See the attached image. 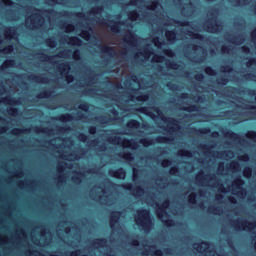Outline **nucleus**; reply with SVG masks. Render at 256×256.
<instances>
[{
    "label": "nucleus",
    "mask_w": 256,
    "mask_h": 256,
    "mask_svg": "<svg viewBox=\"0 0 256 256\" xmlns=\"http://www.w3.org/2000/svg\"><path fill=\"white\" fill-rule=\"evenodd\" d=\"M137 213L138 216L135 219L136 225L146 232L151 231L153 220L151 219V212L149 209L142 208L137 210Z\"/></svg>",
    "instance_id": "nucleus-1"
},
{
    "label": "nucleus",
    "mask_w": 256,
    "mask_h": 256,
    "mask_svg": "<svg viewBox=\"0 0 256 256\" xmlns=\"http://www.w3.org/2000/svg\"><path fill=\"white\" fill-rule=\"evenodd\" d=\"M58 69L61 71L62 75L65 76L67 83H73V81H75L73 74H69V71H71V64L69 62L60 64Z\"/></svg>",
    "instance_id": "nucleus-2"
},
{
    "label": "nucleus",
    "mask_w": 256,
    "mask_h": 256,
    "mask_svg": "<svg viewBox=\"0 0 256 256\" xmlns=\"http://www.w3.org/2000/svg\"><path fill=\"white\" fill-rule=\"evenodd\" d=\"M153 111L155 113H157V115H159V117H161L162 121H165L167 123H169L170 125H172L173 127H170V131H175V129H179V124L177 119L175 118H167L165 116H163V111H161V109L154 107Z\"/></svg>",
    "instance_id": "nucleus-3"
},
{
    "label": "nucleus",
    "mask_w": 256,
    "mask_h": 256,
    "mask_svg": "<svg viewBox=\"0 0 256 256\" xmlns=\"http://www.w3.org/2000/svg\"><path fill=\"white\" fill-rule=\"evenodd\" d=\"M108 175L114 177L115 179H125L127 177V171L123 167H120L116 170H109Z\"/></svg>",
    "instance_id": "nucleus-4"
},
{
    "label": "nucleus",
    "mask_w": 256,
    "mask_h": 256,
    "mask_svg": "<svg viewBox=\"0 0 256 256\" xmlns=\"http://www.w3.org/2000/svg\"><path fill=\"white\" fill-rule=\"evenodd\" d=\"M122 189H125V191H133L136 193V195H143L145 193V189L141 186H136V189L133 188V184L127 183L121 185Z\"/></svg>",
    "instance_id": "nucleus-5"
},
{
    "label": "nucleus",
    "mask_w": 256,
    "mask_h": 256,
    "mask_svg": "<svg viewBox=\"0 0 256 256\" xmlns=\"http://www.w3.org/2000/svg\"><path fill=\"white\" fill-rule=\"evenodd\" d=\"M119 219H121V211H113L110 215V227L113 229L117 223H119Z\"/></svg>",
    "instance_id": "nucleus-6"
},
{
    "label": "nucleus",
    "mask_w": 256,
    "mask_h": 256,
    "mask_svg": "<svg viewBox=\"0 0 256 256\" xmlns=\"http://www.w3.org/2000/svg\"><path fill=\"white\" fill-rule=\"evenodd\" d=\"M169 200H164L162 205L159 207V211L157 212V217L161 218L163 215H167L165 209L169 207Z\"/></svg>",
    "instance_id": "nucleus-7"
},
{
    "label": "nucleus",
    "mask_w": 256,
    "mask_h": 256,
    "mask_svg": "<svg viewBox=\"0 0 256 256\" xmlns=\"http://www.w3.org/2000/svg\"><path fill=\"white\" fill-rule=\"evenodd\" d=\"M28 79L30 81H36L37 83H47V81H49V78H47V77L37 76V75H34V74L29 75Z\"/></svg>",
    "instance_id": "nucleus-8"
},
{
    "label": "nucleus",
    "mask_w": 256,
    "mask_h": 256,
    "mask_svg": "<svg viewBox=\"0 0 256 256\" xmlns=\"http://www.w3.org/2000/svg\"><path fill=\"white\" fill-rule=\"evenodd\" d=\"M110 23H113V25H106L107 27H110V31H112V33H121V27L119 26L121 22H115L113 20H110Z\"/></svg>",
    "instance_id": "nucleus-9"
},
{
    "label": "nucleus",
    "mask_w": 256,
    "mask_h": 256,
    "mask_svg": "<svg viewBox=\"0 0 256 256\" xmlns=\"http://www.w3.org/2000/svg\"><path fill=\"white\" fill-rule=\"evenodd\" d=\"M100 51L102 53H105V55H109L110 57L112 55H115V49L113 47L107 46V45H101L100 46Z\"/></svg>",
    "instance_id": "nucleus-10"
},
{
    "label": "nucleus",
    "mask_w": 256,
    "mask_h": 256,
    "mask_svg": "<svg viewBox=\"0 0 256 256\" xmlns=\"http://www.w3.org/2000/svg\"><path fill=\"white\" fill-rule=\"evenodd\" d=\"M243 185H245V180L242 179L241 177L236 178V180L233 183V187H235V189H238L239 191H245Z\"/></svg>",
    "instance_id": "nucleus-11"
},
{
    "label": "nucleus",
    "mask_w": 256,
    "mask_h": 256,
    "mask_svg": "<svg viewBox=\"0 0 256 256\" xmlns=\"http://www.w3.org/2000/svg\"><path fill=\"white\" fill-rule=\"evenodd\" d=\"M126 127L128 129H139V127H141V123L136 119H130L126 124Z\"/></svg>",
    "instance_id": "nucleus-12"
},
{
    "label": "nucleus",
    "mask_w": 256,
    "mask_h": 256,
    "mask_svg": "<svg viewBox=\"0 0 256 256\" xmlns=\"http://www.w3.org/2000/svg\"><path fill=\"white\" fill-rule=\"evenodd\" d=\"M17 30L15 27H7L4 31L6 39H13V35H16Z\"/></svg>",
    "instance_id": "nucleus-13"
},
{
    "label": "nucleus",
    "mask_w": 256,
    "mask_h": 256,
    "mask_svg": "<svg viewBox=\"0 0 256 256\" xmlns=\"http://www.w3.org/2000/svg\"><path fill=\"white\" fill-rule=\"evenodd\" d=\"M166 39L173 43V41H177V32L175 30L166 31Z\"/></svg>",
    "instance_id": "nucleus-14"
},
{
    "label": "nucleus",
    "mask_w": 256,
    "mask_h": 256,
    "mask_svg": "<svg viewBox=\"0 0 256 256\" xmlns=\"http://www.w3.org/2000/svg\"><path fill=\"white\" fill-rule=\"evenodd\" d=\"M122 143L124 147H128L131 149H137V142L135 140L123 139Z\"/></svg>",
    "instance_id": "nucleus-15"
},
{
    "label": "nucleus",
    "mask_w": 256,
    "mask_h": 256,
    "mask_svg": "<svg viewBox=\"0 0 256 256\" xmlns=\"http://www.w3.org/2000/svg\"><path fill=\"white\" fill-rule=\"evenodd\" d=\"M68 43L70 45H75L76 47H81L83 41L77 36H72V37H69Z\"/></svg>",
    "instance_id": "nucleus-16"
},
{
    "label": "nucleus",
    "mask_w": 256,
    "mask_h": 256,
    "mask_svg": "<svg viewBox=\"0 0 256 256\" xmlns=\"http://www.w3.org/2000/svg\"><path fill=\"white\" fill-rule=\"evenodd\" d=\"M199 109H201V107L197 104H193L188 107L182 108V110L186 111V113H195V112L199 111Z\"/></svg>",
    "instance_id": "nucleus-17"
},
{
    "label": "nucleus",
    "mask_w": 256,
    "mask_h": 256,
    "mask_svg": "<svg viewBox=\"0 0 256 256\" xmlns=\"http://www.w3.org/2000/svg\"><path fill=\"white\" fill-rule=\"evenodd\" d=\"M15 65V60L8 59L6 60L0 67L1 71H5V69H9V67H13Z\"/></svg>",
    "instance_id": "nucleus-18"
},
{
    "label": "nucleus",
    "mask_w": 256,
    "mask_h": 256,
    "mask_svg": "<svg viewBox=\"0 0 256 256\" xmlns=\"http://www.w3.org/2000/svg\"><path fill=\"white\" fill-rule=\"evenodd\" d=\"M59 121H61L62 123H67L68 121H73V115L72 114H62L59 116Z\"/></svg>",
    "instance_id": "nucleus-19"
},
{
    "label": "nucleus",
    "mask_w": 256,
    "mask_h": 256,
    "mask_svg": "<svg viewBox=\"0 0 256 256\" xmlns=\"http://www.w3.org/2000/svg\"><path fill=\"white\" fill-rule=\"evenodd\" d=\"M91 31H93L92 27H88V30H83L81 33L82 39H85V41H89V39H91Z\"/></svg>",
    "instance_id": "nucleus-20"
},
{
    "label": "nucleus",
    "mask_w": 256,
    "mask_h": 256,
    "mask_svg": "<svg viewBox=\"0 0 256 256\" xmlns=\"http://www.w3.org/2000/svg\"><path fill=\"white\" fill-rule=\"evenodd\" d=\"M51 95H53L52 90H43L42 92H40L38 94V98L39 99H47V98L51 97Z\"/></svg>",
    "instance_id": "nucleus-21"
},
{
    "label": "nucleus",
    "mask_w": 256,
    "mask_h": 256,
    "mask_svg": "<svg viewBox=\"0 0 256 256\" xmlns=\"http://www.w3.org/2000/svg\"><path fill=\"white\" fill-rule=\"evenodd\" d=\"M92 244L97 245L98 247H105V245H107V239L97 238L92 242Z\"/></svg>",
    "instance_id": "nucleus-22"
},
{
    "label": "nucleus",
    "mask_w": 256,
    "mask_h": 256,
    "mask_svg": "<svg viewBox=\"0 0 256 256\" xmlns=\"http://www.w3.org/2000/svg\"><path fill=\"white\" fill-rule=\"evenodd\" d=\"M156 143H171L173 138L165 137V136H158L155 138Z\"/></svg>",
    "instance_id": "nucleus-23"
},
{
    "label": "nucleus",
    "mask_w": 256,
    "mask_h": 256,
    "mask_svg": "<svg viewBox=\"0 0 256 256\" xmlns=\"http://www.w3.org/2000/svg\"><path fill=\"white\" fill-rule=\"evenodd\" d=\"M124 41L126 43H131L133 45V41H135V35L133 34V32L128 30V32L126 34V38L124 39Z\"/></svg>",
    "instance_id": "nucleus-24"
},
{
    "label": "nucleus",
    "mask_w": 256,
    "mask_h": 256,
    "mask_svg": "<svg viewBox=\"0 0 256 256\" xmlns=\"http://www.w3.org/2000/svg\"><path fill=\"white\" fill-rule=\"evenodd\" d=\"M138 113H143L144 115H148V117H151L152 119L155 117L153 113L149 112V108L147 107H141L137 110Z\"/></svg>",
    "instance_id": "nucleus-25"
},
{
    "label": "nucleus",
    "mask_w": 256,
    "mask_h": 256,
    "mask_svg": "<svg viewBox=\"0 0 256 256\" xmlns=\"http://www.w3.org/2000/svg\"><path fill=\"white\" fill-rule=\"evenodd\" d=\"M188 35L189 37H193L197 41H203L205 39V36L203 34L193 33L192 31H190Z\"/></svg>",
    "instance_id": "nucleus-26"
},
{
    "label": "nucleus",
    "mask_w": 256,
    "mask_h": 256,
    "mask_svg": "<svg viewBox=\"0 0 256 256\" xmlns=\"http://www.w3.org/2000/svg\"><path fill=\"white\" fill-rule=\"evenodd\" d=\"M206 29L207 31L213 33L214 31L219 30V24L209 23L208 25H206Z\"/></svg>",
    "instance_id": "nucleus-27"
},
{
    "label": "nucleus",
    "mask_w": 256,
    "mask_h": 256,
    "mask_svg": "<svg viewBox=\"0 0 256 256\" xmlns=\"http://www.w3.org/2000/svg\"><path fill=\"white\" fill-rule=\"evenodd\" d=\"M188 203H190V205H197V194L196 193H191L188 196Z\"/></svg>",
    "instance_id": "nucleus-28"
},
{
    "label": "nucleus",
    "mask_w": 256,
    "mask_h": 256,
    "mask_svg": "<svg viewBox=\"0 0 256 256\" xmlns=\"http://www.w3.org/2000/svg\"><path fill=\"white\" fill-rule=\"evenodd\" d=\"M141 145L144 147H149L150 145H153V139L151 138H143L140 140Z\"/></svg>",
    "instance_id": "nucleus-29"
},
{
    "label": "nucleus",
    "mask_w": 256,
    "mask_h": 256,
    "mask_svg": "<svg viewBox=\"0 0 256 256\" xmlns=\"http://www.w3.org/2000/svg\"><path fill=\"white\" fill-rule=\"evenodd\" d=\"M76 175L78 176L72 177L73 183H81V177H85V174L83 172H76Z\"/></svg>",
    "instance_id": "nucleus-30"
},
{
    "label": "nucleus",
    "mask_w": 256,
    "mask_h": 256,
    "mask_svg": "<svg viewBox=\"0 0 256 256\" xmlns=\"http://www.w3.org/2000/svg\"><path fill=\"white\" fill-rule=\"evenodd\" d=\"M243 175L246 179H250L251 175H253V169L251 167H245L243 170Z\"/></svg>",
    "instance_id": "nucleus-31"
},
{
    "label": "nucleus",
    "mask_w": 256,
    "mask_h": 256,
    "mask_svg": "<svg viewBox=\"0 0 256 256\" xmlns=\"http://www.w3.org/2000/svg\"><path fill=\"white\" fill-rule=\"evenodd\" d=\"M205 73H206V75H209L210 77H215V75H217V72L211 66H207L205 68Z\"/></svg>",
    "instance_id": "nucleus-32"
},
{
    "label": "nucleus",
    "mask_w": 256,
    "mask_h": 256,
    "mask_svg": "<svg viewBox=\"0 0 256 256\" xmlns=\"http://www.w3.org/2000/svg\"><path fill=\"white\" fill-rule=\"evenodd\" d=\"M166 65L169 69H177L179 67V64L175 61L166 60Z\"/></svg>",
    "instance_id": "nucleus-33"
},
{
    "label": "nucleus",
    "mask_w": 256,
    "mask_h": 256,
    "mask_svg": "<svg viewBox=\"0 0 256 256\" xmlns=\"http://www.w3.org/2000/svg\"><path fill=\"white\" fill-rule=\"evenodd\" d=\"M2 101L8 103V105H17L19 103L15 98H3Z\"/></svg>",
    "instance_id": "nucleus-34"
},
{
    "label": "nucleus",
    "mask_w": 256,
    "mask_h": 256,
    "mask_svg": "<svg viewBox=\"0 0 256 256\" xmlns=\"http://www.w3.org/2000/svg\"><path fill=\"white\" fill-rule=\"evenodd\" d=\"M122 159H125V161H133V159H134L133 153H131V152H124L122 154Z\"/></svg>",
    "instance_id": "nucleus-35"
},
{
    "label": "nucleus",
    "mask_w": 256,
    "mask_h": 256,
    "mask_svg": "<svg viewBox=\"0 0 256 256\" xmlns=\"http://www.w3.org/2000/svg\"><path fill=\"white\" fill-rule=\"evenodd\" d=\"M31 19H37L38 23H40V25H43V23H45V18H43V16H41V14H34L31 16Z\"/></svg>",
    "instance_id": "nucleus-36"
},
{
    "label": "nucleus",
    "mask_w": 256,
    "mask_h": 256,
    "mask_svg": "<svg viewBox=\"0 0 256 256\" xmlns=\"http://www.w3.org/2000/svg\"><path fill=\"white\" fill-rule=\"evenodd\" d=\"M8 114L11 115V117H17V115H19V108H9Z\"/></svg>",
    "instance_id": "nucleus-37"
},
{
    "label": "nucleus",
    "mask_w": 256,
    "mask_h": 256,
    "mask_svg": "<svg viewBox=\"0 0 256 256\" xmlns=\"http://www.w3.org/2000/svg\"><path fill=\"white\" fill-rule=\"evenodd\" d=\"M45 43H46L47 47H51V48H53V47H55V45H57V42H55V39H53V38L46 39Z\"/></svg>",
    "instance_id": "nucleus-38"
},
{
    "label": "nucleus",
    "mask_w": 256,
    "mask_h": 256,
    "mask_svg": "<svg viewBox=\"0 0 256 256\" xmlns=\"http://www.w3.org/2000/svg\"><path fill=\"white\" fill-rule=\"evenodd\" d=\"M91 13H93V15H97L99 13H103V6H96V7H93L91 9Z\"/></svg>",
    "instance_id": "nucleus-39"
},
{
    "label": "nucleus",
    "mask_w": 256,
    "mask_h": 256,
    "mask_svg": "<svg viewBox=\"0 0 256 256\" xmlns=\"http://www.w3.org/2000/svg\"><path fill=\"white\" fill-rule=\"evenodd\" d=\"M226 137H229V139H237L239 137V135L231 130H228L225 133Z\"/></svg>",
    "instance_id": "nucleus-40"
},
{
    "label": "nucleus",
    "mask_w": 256,
    "mask_h": 256,
    "mask_svg": "<svg viewBox=\"0 0 256 256\" xmlns=\"http://www.w3.org/2000/svg\"><path fill=\"white\" fill-rule=\"evenodd\" d=\"M1 53L7 54V53H13V45H7L2 50H0Z\"/></svg>",
    "instance_id": "nucleus-41"
},
{
    "label": "nucleus",
    "mask_w": 256,
    "mask_h": 256,
    "mask_svg": "<svg viewBox=\"0 0 256 256\" xmlns=\"http://www.w3.org/2000/svg\"><path fill=\"white\" fill-rule=\"evenodd\" d=\"M129 19H131L132 21H135V19H137V17H139V12L138 11H131L128 14Z\"/></svg>",
    "instance_id": "nucleus-42"
},
{
    "label": "nucleus",
    "mask_w": 256,
    "mask_h": 256,
    "mask_svg": "<svg viewBox=\"0 0 256 256\" xmlns=\"http://www.w3.org/2000/svg\"><path fill=\"white\" fill-rule=\"evenodd\" d=\"M174 23H176V25H180V27H189V21L187 20H184V21L174 20Z\"/></svg>",
    "instance_id": "nucleus-43"
},
{
    "label": "nucleus",
    "mask_w": 256,
    "mask_h": 256,
    "mask_svg": "<svg viewBox=\"0 0 256 256\" xmlns=\"http://www.w3.org/2000/svg\"><path fill=\"white\" fill-rule=\"evenodd\" d=\"M79 109H80L81 111H85V112L89 111V103H88V102H83V103H81V104L79 105Z\"/></svg>",
    "instance_id": "nucleus-44"
},
{
    "label": "nucleus",
    "mask_w": 256,
    "mask_h": 256,
    "mask_svg": "<svg viewBox=\"0 0 256 256\" xmlns=\"http://www.w3.org/2000/svg\"><path fill=\"white\" fill-rule=\"evenodd\" d=\"M149 100V94H141L136 97V101H148Z\"/></svg>",
    "instance_id": "nucleus-45"
},
{
    "label": "nucleus",
    "mask_w": 256,
    "mask_h": 256,
    "mask_svg": "<svg viewBox=\"0 0 256 256\" xmlns=\"http://www.w3.org/2000/svg\"><path fill=\"white\" fill-rule=\"evenodd\" d=\"M79 141L82 143H87V140L89 139V136H87L85 133H80L78 136Z\"/></svg>",
    "instance_id": "nucleus-46"
},
{
    "label": "nucleus",
    "mask_w": 256,
    "mask_h": 256,
    "mask_svg": "<svg viewBox=\"0 0 256 256\" xmlns=\"http://www.w3.org/2000/svg\"><path fill=\"white\" fill-rule=\"evenodd\" d=\"M163 224L166 227H175V221H173V219L164 220Z\"/></svg>",
    "instance_id": "nucleus-47"
},
{
    "label": "nucleus",
    "mask_w": 256,
    "mask_h": 256,
    "mask_svg": "<svg viewBox=\"0 0 256 256\" xmlns=\"http://www.w3.org/2000/svg\"><path fill=\"white\" fill-rule=\"evenodd\" d=\"M11 133H12V135H21V134L25 133V129L14 128Z\"/></svg>",
    "instance_id": "nucleus-48"
},
{
    "label": "nucleus",
    "mask_w": 256,
    "mask_h": 256,
    "mask_svg": "<svg viewBox=\"0 0 256 256\" xmlns=\"http://www.w3.org/2000/svg\"><path fill=\"white\" fill-rule=\"evenodd\" d=\"M153 61H155L156 63H161V62L165 61V56L155 55L153 57Z\"/></svg>",
    "instance_id": "nucleus-49"
},
{
    "label": "nucleus",
    "mask_w": 256,
    "mask_h": 256,
    "mask_svg": "<svg viewBox=\"0 0 256 256\" xmlns=\"http://www.w3.org/2000/svg\"><path fill=\"white\" fill-rule=\"evenodd\" d=\"M221 71H223V73H231V71H233V67L230 65H225L221 67Z\"/></svg>",
    "instance_id": "nucleus-50"
},
{
    "label": "nucleus",
    "mask_w": 256,
    "mask_h": 256,
    "mask_svg": "<svg viewBox=\"0 0 256 256\" xmlns=\"http://www.w3.org/2000/svg\"><path fill=\"white\" fill-rule=\"evenodd\" d=\"M164 55H167V57H173L175 55V52L171 49H164L163 50Z\"/></svg>",
    "instance_id": "nucleus-51"
},
{
    "label": "nucleus",
    "mask_w": 256,
    "mask_h": 256,
    "mask_svg": "<svg viewBox=\"0 0 256 256\" xmlns=\"http://www.w3.org/2000/svg\"><path fill=\"white\" fill-rule=\"evenodd\" d=\"M194 79H195V81L201 82L205 79V75H203V73H198L194 76Z\"/></svg>",
    "instance_id": "nucleus-52"
},
{
    "label": "nucleus",
    "mask_w": 256,
    "mask_h": 256,
    "mask_svg": "<svg viewBox=\"0 0 256 256\" xmlns=\"http://www.w3.org/2000/svg\"><path fill=\"white\" fill-rule=\"evenodd\" d=\"M246 137L248 139H256V131L252 130V131L247 132Z\"/></svg>",
    "instance_id": "nucleus-53"
},
{
    "label": "nucleus",
    "mask_w": 256,
    "mask_h": 256,
    "mask_svg": "<svg viewBox=\"0 0 256 256\" xmlns=\"http://www.w3.org/2000/svg\"><path fill=\"white\" fill-rule=\"evenodd\" d=\"M73 59L77 60L80 59L81 57V52L79 51V49L74 50L73 54H72Z\"/></svg>",
    "instance_id": "nucleus-54"
},
{
    "label": "nucleus",
    "mask_w": 256,
    "mask_h": 256,
    "mask_svg": "<svg viewBox=\"0 0 256 256\" xmlns=\"http://www.w3.org/2000/svg\"><path fill=\"white\" fill-rule=\"evenodd\" d=\"M211 129L209 128H200L197 130L198 133H201V135H207V133H210Z\"/></svg>",
    "instance_id": "nucleus-55"
},
{
    "label": "nucleus",
    "mask_w": 256,
    "mask_h": 256,
    "mask_svg": "<svg viewBox=\"0 0 256 256\" xmlns=\"http://www.w3.org/2000/svg\"><path fill=\"white\" fill-rule=\"evenodd\" d=\"M88 133L90 135H95V133H97V127L96 126H89L88 127Z\"/></svg>",
    "instance_id": "nucleus-56"
},
{
    "label": "nucleus",
    "mask_w": 256,
    "mask_h": 256,
    "mask_svg": "<svg viewBox=\"0 0 256 256\" xmlns=\"http://www.w3.org/2000/svg\"><path fill=\"white\" fill-rule=\"evenodd\" d=\"M183 157H191L192 153L189 150H181L179 152Z\"/></svg>",
    "instance_id": "nucleus-57"
},
{
    "label": "nucleus",
    "mask_w": 256,
    "mask_h": 256,
    "mask_svg": "<svg viewBox=\"0 0 256 256\" xmlns=\"http://www.w3.org/2000/svg\"><path fill=\"white\" fill-rule=\"evenodd\" d=\"M178 171H179V167L173 166V167L170 168L169 173H170V175H177Z\"/></svg>",
    "instance_id": "nucleus-58"
},
{
    "label": "nucleus",
    "mask_w": 256,
    "mask_h": 256,
    "mask_svg": "<svg viewBox=\"0 0 256 256\" xmlns=\"http://www.w3.org/2000/svg\"><path fill=\"white\" fill-rule=\"evenodd\" d=\"M169 165H171V160H169V159H164V160H162V162H161V166L162 167H169Z\"/></svg>",
    "instance_id": "nucleus-59"
},
{
    "label": "nucleus",
    "mask_w": 256,
    "mask_h": 256,
    "mask_svg": "<svg viewBox=\"0 0 256 256\" xmlns=\"http://www.w3.org/2000/svg\"><path fill=\"white\" fill-rule=\"evenodd\" d=\"M119 141H121V137H109L108 138V142L109 143H117V142H119Z\"/></svg>",
    "instance_id": "nucleus-60"
},
{
    "label": "nucleus",
    "mask_w": 256,
    "mask_h": 256,
    "mask_svg": "<svg viewBox=\"0 0 256 256\" xmlns=\"http://www.w3.org/2000/svg\"><path fill=\"white\" fill-rule=\"evenodd\" d=\"M230 168H231V169H234V170L239 169V162H237V161L232 162V163L230 164Z\"/></svg>",
    "instance_id": "nucleus-61"
},
{
    "label": "nucleus",
    "mask_w": 256,
    "mask_h": 256,
    "mask_svg": "<svg viewBox=\"0 0 256 256\" xmlns=\"http://www.w3.org/2000/svg\"><path fill=\"white\" fill-rule=\"evenodd\" d=\"M166 87H168L171 91L177 89V85H176V84H173V83H171V82H168V83L166 84Z\"/></svg>",
    "instance_id": "nucleus-62"
},
{
    "label": "nucleus",
    "mask_w": 256,
    "mask_h": 256,
    "mask_svg": "<svg viewBox=\"0 0 256 256\" xmlns=\"http://www.w3.org/2000/svg\"><path fill=\"white\" fill-rule=\"evenodd\" d=\"M152 253H153V255H155V256H163V250H161V249H157V250H152Z\"/></svg>",
    "instance_id": "nucleus-63"
},
{
    "label": "nucleus",
    "mask_w": 256,
    "mask_h": 256,
    "mask_svg": "<svg viewBox=\"0 0 256 256\" xmlns=\"http://www.w3.org/2000/svg\"><path fill=\"white\" fill-rule=\"evenodd\" d=\"M256 65V58H250L248 60L247 66Z\"/></svg>",
    "instance_id": "nucleus-64"
}]
</instances>
